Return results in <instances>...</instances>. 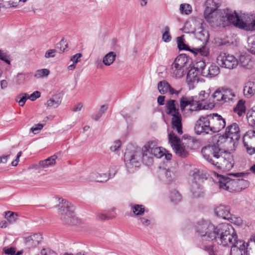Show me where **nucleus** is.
<instances>
[{"mask_svg": "<svg viewBox=\"0 0 255 255\" xmlns=\"http://www.w3.org/2000/svg\"><path fill=\"white\" fill-rule=\"evenodd\" d=\"M201 153L206 161L218 168L229 170L234 166L233 155L222 150L218 144L203 147Z\"/></svg>", "mask_w": 255, "mask_h": 255, "instance_id": "obj_1", "label": "nucleus"}, {"mask_svg": "<svg viewBox=\"0 0 255 255\" xmlns=\"http://www.w3.org/2000/svg\"><path fill=\"white\" fill-rule=\"evenodd\" d=\"M206 8L204 11V16L209 23H214L220 27L227 26V19L231 11L228 9H218L219 6L217 0H207Z\"/></svg>", "mask_w": 255, "mask_h": 255, "instance_id": "obj_2", "label": "nucleus"}, {"mask_svg": "<svg viewBox=\"0 0 255 255\" xmlns=\"http://www.w3.org/2000/svg\"><path fill=\"white\" fill-rule=\"evenodd\" d=\"M245 175L244 172H239L229 174L228 176L220 175L218 176L219 186L230 192H240L249 186V182L242 178H236L242 177Z\"/></svg>", "mask_w": 255, "mask_h": 255, "instance_id": "obj_3", "label": "nucleus"}, {"mask_svg": "<svg viewBox=\"0 0 255 255\" xmlns=\"http://www.w3.org/2000/svg\"><path fill=\"white\" fill-rule=\"evenodd\" d=\"M238 238V235L231 224L224 223L216 226V232L213 240L218 245L230 248Z\"/></svg>", "mask_w": 255, "mask_h": 255, "instance_id": "obj_4", "label": "nucleus"}, {"mask_svg": "<svg viewBox=\"0 0 255 255\" xmlns=\"http://www.w3.org/2000/svg\"><path fill=\"white\" fill-rule=\"evenodd\" d=\"M232 24L235 26L246 31L255 30V14L231 12L227 19V25Z\"/></svg>", "mask_w": 255, "mask_h": 255, "instance_id": "obj_5", "label": "nucleus"}, {"mask_svg": "<svg viewBox=\"0 0 255 255\" xmlns=\"http://www.w3.org/2000/svg\"><path fill=\"white\" fill-rule=\"evenodd\" d=\"M196 234L206 239L213 240L216 232V226L207 221H199L196 226Z\"/></svg>", "mask_w": 255, "mask_h": 255, "instance_id": "obj_6", "label": "nucleus"}, {"mask_svg": "<svg viewBox=\"0 0 255 255\" xmlns=\"http://www.w3.org/2000/svg\"><path fill=\"white\" fill-rule=\"evenodd\" d=\"M187 58L184 55H178L171 65L170 74L172 77L181 78L187 69Z\"/></svg>", "mask_w": 255, "mask_h": 255, "instance_id": "obj_7", "label": "nucleus"}, {"mask_svg": "<svg viewBox=\"0 0 255 255\" xmlns=\"http://www.w3.org/2000/svg\"><path fill=\"white\" fill-rule=\"evenodd\" d=\"M58 215L65 224H70L73 219L74 207L70 202L64 199H61L58 205Z\"/></svg>", "mask_w": 255, "mask_h": 255, "instance_id": "obj_8", "label": "nucleus"}, {"mask_svg": "<svg viewBox=\"0 0 255 255\" xmlns=\"http://www.w3.org/2000/svg\"><path fill=\"white\" fill-rule=\"evenodd\" d=\"M125 161L128 172L132 173L136 171L141 165V153L140 151H135L132 153L126 152Z\"/></svg>", "mask_w": 255, "mask_h": 255, "instance_id": "obj_9", "label": "nucleus"}, {"mask_svg": "<svg viewBox=\"0 0 255 255\" xmlns=\"http://www.w3.org/2000/svg\"><path fill=\"white\" fill-rule=\"evenodd\" d=\"M169 142L171 144L175 154L182 158L188 156L189 153L187 148L185 147L178 137L173 131H171L168 134Z\"/></svg>", "mask_w": 255, "mask_h": 255, "instance_id": "obj_10", "label": "nucleus"}, {"mask_svg": "<svg viewBox=\"0 0 255 255\" xmlns=\"http://www.w3.org/2000/svg\"><path fill=\"white\" fill-rule=\"evenodd\" d=\"M217 63L221 67L233 69L238 65V60L233 55L227 53H221L217 58Z\"/></svg>", "mask_w": 255, "mask_h": 255, "instance_id": "obj_11", "label": "nucleus"}, {"mask_svg": "<svg viewBox=\"0 0 255 255\" xmlns=\"http://www.w3.org/2000/svg\"><path fill=\"white\" fill-rule=\"evenodd\" d=\"M194 130L197 134L212 133L209 115L199 118L195 123Z\"/></svg>", "mask_w": 255, "mask_h": 255, "instance_id": "obj_12", "label": "nucleus"}, {"mask_svg": "<svg viewBox=\"0 0 255 255\" xmlns=\"http://www.w3.org/2000/svg\"><path fill=\"white\" fill-rule=\"evenodd\" d=\"M223 136L235 146L236 142L240 138V129L238 125L234 123L227 126Z\"/></svg>", "mask_w": 255, "mask_h": 255, "instance_id": "obj_13", "label": "nucleus"}, {"mask_svg": "<svg viewBox=\"0 0 255 255\" xmlns=\"http://www.w3.org/2000/svg\"><path fill=\"white\" fill-rule=\"evenodd\" d=\"M230 255H247L251 248H249V243L238 238L230 247Z\"/></svg>", "mask_w": 255, "mask_h": 255, "instance_id": "obj_14", "label": "nucleus"}, {"mask_svg": "<svg viewBox=\"0 0 255 255\" xmlns=\"http://www.w3.org/2000/svg\"><path fill=\"white\" fill-rule=\"evenodd\" d=\"M211 133L219 132L226 126L225 119L217 113L209 114Z\"/></svg>", "mask_w": 255, "mask_h": 255, "instance_id": "obj_15", "label": "nucleus"}, {"mask_svg": "<svg viewBox=\"0 0 255 255\" xmlns=\"http://www.w3.org/2000/svg\"><path fill=\"white\" fill-rule=\"evenodd\" d=\"M159 179L165 183H170L176 179L178 176L177 170L173 168H161L158 171Z\"/></svg>", "mask_w": 255, "mask_h": 255, "instance_id": "obj_16", "label": "nucleus"}, {"mask_svg": "<svg viewBox=\"0 0 255 255\" xmlns=\"http://www.w3.org/2000/svg\"><path fill=\"white\" fill-rule=\"evenodd\" d=\"M171 127L178 134L181 135L183 133L182 116L180 113H176V115L171 116Z\"/></svg>", "mask_w": 255, "mask_h": 255, "instance_id": "obj_17", "label": "nucleus"}, {"mask_svg": "<svg viewBox=\"0 0 255 255\" xmlns=\"http://www.w3.org/2000/svg\"><path fill=\"white\" fill-rule=\"evenodd\" d=\"M201 25L196 30L195 35L196 39L200 41L202 44H206L209 38V34L208 31L203 27V24Z\"/></svg>", "mask_w": 255, "mask_h": 255, "instance_id": "obj_18", "label": "nucleus"}, {"mask_svg": "<svg viewBox=\"0 0 255 255\" xmlns=\"http://www.w3.org/2000/svg\"><path fill=\"white\" fill-rule=\"evenodd\" d=\"M148 145L146 144L142 147L141 153V161L147 166H150L152 164L153 159L152 156L149 149H148Z\"/></svg>", "mask_w": 255, "mask_h": 255, "instance_id": "obj_19", "label": "nucleus"}, {"mask_svg": "<svg viewBox=\"0 0 255 255\" xmlns=\"http://www.w3.org/2000/svg\"><path fill=\"white\" fill-rule=\"evenodd\" d=\"M220 73V69L215 64L208 63L203 72V76L212 78L217 76Z\"/></svg>", "mask_w": 255, "mask_h": 255, "instance_id": "obj_20", "label": "nucleus"}, {"mask_svg": "<svg viewBox=\"0 0 255 255\" xmlns=\"http://www.w3.org/2000/svg\"><path fill=\"white\" fill-rule=\"evenodd\" d=\"M42 236L39 234H35L24 238L25 244L29 247L37 246L41 241Z\"/></svg>", "mask_w": 255, "mask_h": 255, "instance_id": "obj_21", "label": "nucleus"}, {"mask_svg": "<svg viewBox=\"0 0 255 255\" xmlns=\"http://www.w3.org/2000/svg\"><path fill=\"white\" fill-rule=\"evenodd\" d=\"M214 212L215 214L220 218L227 220L230 218L231 214L230 208L228 206L221 205L215 209Z\"/></svg>", "mask_w": 255, "mask_h": 255, "instance_id": "obj_22", "label": "nucleus"}, {"mask_svg": "<svg viewBox=\"0 0 255 255\" xmlns=\"http://www.w3.org/2000/svg\"><path fill=\"white\" fill-rule=\"evenodd\" d=\"M148 145V149L153 158L154 157L157 158H161L164 155V153L161 150L160 147H158L156 142L153 141H148L146 143Z\"/></svg>", "mask_w": 255, "mask_h": 255, "instance_id": "obj_23", "label": "nucleus"}, {"mask_svg": "<svg viewBox=\"0 0 255 255\" xmlns=\"http://www.w3.org/2000/svg\"><path fill=\"white\" fill-rule=\"evenodd\" d=\"M196 100H194L193 99V97H182L180 99V108L182 112H183L185 111V108L188 106H190L189 110L190 111H193L192 110H190V109H195L196 108H193V106L196 105Z\"/></svg>", "mask_w": 255, "mask_h": 255, "instance_id": "obj_24", "label": "nucleus"}, {"mask_svg": "<svg viewBox=\"0 0 255 255\" xmlns=\"http://www.w3.org/2000/svg\"><path fill=\"white\" fill-rule=\"evenodd\" d=\"M243 140L244 146H255V130H249L247 131Z\"/></svg>", "mask_w": 255, "mask_h": 255, "instance_id": "obj_25", "label": "nucleus"}, {"mask_svg": "<svg viewBox=\"0 0 255 255\" xmlns=\"http://www.w3.org/2000/svg\"><path fill=\"white\" fill-rule=\"evenodd\" d=\"M177 102L174 100L170 99L167 101L165 106L166 113L169 116L176 115V113H179V109L177 108L176 106Z\"/></svg>", "mask_w": 255, "mask_h": 255, "instance_id": "obj_26", "label": "nucleus"}, {"mask_svg": "<svg viewBox=\"0 0 255 255\" xmlns=\"http://www.w3.org/2000/svg\"><path fill=\"white\" fill-rule=\"evenodd\" d=\"M61 95L59 94H56L47 101L46 105L48 109L56 108L61 104Z\"/></svg>", "mask_w": 255, "mask_h": 255, "instance_id": "obj_27", "label": "nucleus"}, {"mask_svg": "<svg viewBox=\"0 0 255 255\" xmlns=\"http://www.w3.org/2000/svg\"><path fill=\"white\" fill-rule=\"evenodd\" d=\"M199 73H200V72L197 70L191 68L187 74V82L190 83H198L199 81Z\"/></svg>", "mask_w": 255, "mask_h": 255, "instance_id": "obj_28", "label": "nucleus"}, {"mask_svg": "<svg viewBox=\"0 0 255 255\" xmlns=\"http://www.w3.org/2000/svg\"><path fill=\"white\" fill-rule=\"evenodd\" d=\"M208 94L206 93L204 91H202L198 96V101H196V105H197L195 109H190L192 111H199L205 109V105L203 106L201 102H204L206 99L208 97Z\"/></svg>", "mask_w": 255, "mask_h": 255, "instance_id": "obj_29", "label": "nucleus"}, {"mask_svg": "<svg viewBox=\"0 0 255 255\" xmlns=\"http://www.w3.org/2000/svg\"><path fill=\"white\" fill-rule=\"evenodd\" d=\"M244 94L248 98L254 95L255 94V83L249 82L246 83L244 88Z\"/></svg>", "mask_w": 255, "mask_h": 255, "instance_id": "obj_30", "label": "nucleus"}, {"mask_svg": "<svg viewBox=\"0 0 255 255\" xmlns=\"http://www.w3.org/2000/svg\"><path fill=\"white\" fill-rule=\"evenodd\" d=\"M56 158L57 156L54 155L45 160H41L39 163V167L42 168H46L52 166L55 164Z\"/></svg>", "mask_w": 255, "mask_h": 255, "instance_id": "obj_31", "label": "nucleus"}, {"mask_svg": "<svg viewBox=\"0 0 255 255\" xmlns=\"http://www.w3.org/2000/svg\"><path fill=\"white\" fill-rule=\"evenodd\" d=\"M191 191L194 197L197 198L201 196L202 189L199 183L196 181L193 182L191 185Z\"/></svg>", "mask_w": 255, "mask_h": 255, "instance_id": "obj_32", "label": "nucleus"}, {"mask_svg": "<svg viewBox=\"0 0 255 255\" xmlns=\"http://www.w3.org/2000/svg\"><path fill=\"white\" fill-rule=\"evenodd\" d=\"M224 103L233 101L236 97L234 91L229 89H223Z\"/></svg>", "mask_w": 255, "mask_h": 255, "instance_id": "obj_33", "label": "nucleus"}, {"mask_svg": "<svg viewBox=\"0 0 255 255\" xmlns=\"http://www.w3.org/2000/svg\"><path fill=\"white\" fill-rule=\"evenodd\" d=\"M245 104V101L243 100H239L236 106L234 109V112L237 113L239 116H242L246 112V106Z\"/></svg>", "mask_w": 255, "mask_h": 255, "instance_id": "obj_34", "label": "nucleus"}, {"mask_svg": "<svg viewBox=\"0 0 255 255\" xmlns=\"http://www.w3.org/2000/svg\"><path fill=\"white\" fill-rule=\"evenodd\" d=\"M116 54L114 52H110L103 58V62L106 66L111 65L116 59Z\"/></svg>", "mask_w": 255, "mask_h": 255, "instance_id": "obj_35", "label": "nucleus"}, {"mask_svg": "<svg viewBox=\"0 0 255 255\" xmlns=\"http://www.w3.org/2000/svg\"><path fill=\"white\" fill-rule=\"evenodd\" d=\"M31 73H19L15 77V82L17 85H22L25 83L26 78H28Z\"/></svg>", "mask_w": 255, "mask_h": 255, "instance_id": "obj_36", "label": "nucleus"}, {"mask_svg": "<svg viewBox=\"0 0 255 255\" xmlns=\"http://www.w3.org/2000/svg\"><path fill=\"white\" fill-rule=\"evenodd\" d=\"M251 63L250 58L244 55L240 56L238 61V65L244 68H249Z\"/></svg>", "mask_w": 255, "mask_h": 255, "instance_id": "obj_37", "label": "nucleus"}, {"mask_svg": "<svg viewBox=\"0 0 255 255\" xmlns=\"http://www.w3.org/2000/svg\"><path fill=\"white\" fill-rule=\"evenodd\" d=\"M158 89L161 94H165L170 89V85L165 81H160L158 84Z\"/></svg>", "mask_w": 255, "mask_h": 255, "instance_id": "obj_38", "label": "nucleus"}, {"mask_svg": "<svg viewBox=\"0 0 255 255\" xmlns=\"http://www.w3.org/2000/svg\"><path fill=\"white\" fill-rule=\"evenodd\" d=\"M170 198L171 202L177 204L181 200V195L176 190L171 191Z\"/></svg>", "mask_w": 255, "mask_h": 255, "instance_id": "obj_39", "label": "nucleus"}, {"mask_svg": "<svg viewBox=\"0 0 255 255\" xmlns=\"http://www.w3.org/2000/svg\"><path fill=\"white\" fill-rule=\"evenodd\" d=\"M5 218L9 223L12 224L17 220V214L11 211H7L5 212Z\"/></svg>", "mask_w": 255, "mask_h": 255, "instance_id": "obj_40", "label": "nucleus"}, {"mask_svg": "<svg viewBox=\"0 0 255 255\" xmlns=\"http://www.w3.org/2000/svg\"><path fill=\"white\" fill-rule=\"evenodd\" d=\"M223 89V88L218 89L213 95V98L216 99L217 102H220L221 104L224 103Z\"/></svg>", "mask_w": 255, "mask_h": 255, "instance_id": "obj_41", "label": "nucleus"}, {"mask_svg": "<svg viewBox=\"0 0 255 255\" xmlns=\"http://www.w3.org/2000/svg\"><path fill=\"white\" fill-rule=\"evenodd\" d=\"M49 70L47 69H42L37 70L34 74V77L36 78H41L47 77L49 74Z\"/></svg>", "mask_w": 255, "mask_h": 255, "instance_id": "obj_42", "label": "nucleus"}, {"mask_svg": "<svg viewBox=\"0 0 255 255\" xmlns=\"http://www.w3.org/2000/svg\"><path fill=\"white\" fill-rule=\"evenodd\" d=\"M194 50L196 51V54L199 53L204 56H207L209 53V49L206 46L205 44H202L201 47L194 48Z\"/></svg>", "mask_w": 255, "mask_h": 255, "instance_id": "obj_43", "label": "nucleus"}, {"mask_svg": "<svg viewBox=\"0 0 255 255\" xmlns=\"http://www.w3.org/2000/svg\"><path fill=\"white\" fill-rule=\"evenodd\" d=\"M248 50L252 54H255V36H251L248 38Z\"/></svg>", "mask_w": 255, "mask_h": 255, "instance_id": "obj_44", "label": "nucleus"}, {"mask_svg": "<svg viewBox=\"0 0 255 255\" xmlns=\"http://www.w3.org/2000/svg\"><path fill=\"white\" fill-rule=\"evenodd\" d=\"M207 66V64H206L204 60H200L197 61L195 64L193 68L196 69L198 71L200 72V74L202 75L203 71L205 70V68Z\"/></svg>", "mask_w": 255, "mask_h": 255, "instance_id": "obj_45", "label": "nucleus"}, {"mask_svg": "<svg viewBox=\"0 0 255 255\" xmlns=\"http://www.w3.org/2000/svg\"><path fill=\"white\" fill-rule=\"evenodd\" d=\"M98 173L97 172H92L89 174L86 177L81 179L82 181L83 182H93L100 181L98 178Z\"/></svg>", "mask_w": 255, "mask_h": 255, "instance_id": "obj_46", "label": "nucleus"}, {"mask_svg": "<svg viewBox=\"0 0 255 255\" xmlns=\"http://www.w3.org/2000/svg\"><path fill=\"white\" fill-rule=\"evenodd\" d=\"M132 212L136 216L141 215L144 212V208L141 205H134L132 207Z\"/></svg>", "mask_w": 255, "mask_h": 255, "instance_id": "obj_47", "label": "nucleus"}, {"mask_svg": "<svg viewBox=\"0 0 255 255\" xmlns=\"http://www.w3.org/2000/svg\"><path fill=\"white\" fill-rule=\"evenodd\" d=\"M180 11L182 14H189L192 12V7L189 4H181Z\"/></svg>", "mask_w": 255, "mask_h": 255, "instance_id": "obj_48", "label": "nucleus"}, {"mask_svg": "<svg viewBox=\"0 0 255 255\" xmlns=\"http://www.w3.org/2000/svg\"><path fill=\"white\" fill-rule=\"evenodd\" d=\"M164 31L162 33V39L165 42H169L171 40V36L169 32V28L168 26L164 27Z\"/></svg>", "mask_w": 255, "mask_h": 255, "instance_id": "obj_49", "label": "nucleus"}, {"mask_svg": "<svg viewBox=\"0 0 255 255\" xmlns=\"http://www.w3.org/2000/svg\"><path fill=\"white\" fill-rule=\"evenodd\" d=\"M0 60L4 61L9 65H10V55L1 49H0Z\"/></svg>", "mask_w": 255, "mask_h": 255, "instance_id": "obj_50", "label": "nucleus"}, {"mask_svg": "<svg viewBox=\"0 0 255 255\" xmlns=\"http://www.w3.org/2000/svg\"><path fill=\"white\" fill-rule=\"evenodd\" d=\"M247 119L249 125L255 128V111H252L250 115L248 113Z\"/></svg>", "mask_w": 255, "mask_h": 255, "instance_id": "obj_51", "label": "nucleus"}, {"mask_svg": "<svg viewBox=\"0 0 255 255\" xmlns=\"http://www.w3.org/2000/svg\"><path fill=\"white\" fill-rule=\"evenodd\" d=\"M107 109H108V106L107 105H102L101 107L100 110H99L98 113L96 114L94 116L93 119L95 121H98L102 117L103 114L105 113V112L107 110Z\"/></svg>", "mask_w": 255, "mask_h": 255, "instance_id": "obj_52", "label": "nucleus"}, {"mask_svg": "<svg viewBox=\"0 0 255 255\" xmlns=\"http://www.w3.org/2000/svg\"><path fill=\"white\" fill-rule=\"evenodd\" d=\"M177 42L178 47L180 50H186L187 46L185 44H184L183 42V38L182 36L178 37L177 38Z\"/></svg>", "mask_w": 255, "mask_h": 255, "instance_id": "obj_53", "label": "nucleus"}, {"mask_svg": "<svg viewBox=\"0 0 255 255\" xmlns=\"http://www.w3.org/2000/svg\"><path fill=\"white\" fill-rule=\"evenodd\" d=\"M57 48L59 49L61 52H64L65 49L67 48V44L66 43V41H65L64 39H62L60 42L57 44Z\"/></svg>", "mask_w": 255, "mask_h": 255, "instance_id": "obj_54", "label": "nucleus"}, {"mask_svg": "<svg viewBox=\"0 0 255 255\" xmlns=\"http://www.w3.org/2000/svg\"><path fill=\"white\" fill-rule=\"evenodd\" d=\"M98 178L99 180H101V181H97V182H106L107 181H108L110 179V177L106 173H102V174L98 173Z\"/></svg>", "mask_w": 255, "mask_h": 255, "instance_id": "obj_55", "label": "nucleus"}, {"mask_svg": "<svg viewBox=\"0 0 255 255\" xmlns=\"http://www.w3.org/2000/svg\"><path fill=\"white\" fill-rule=\"evenodd\" d=\"M28 94L27 93H24L22 94V96L20 99V100L18 102L19 105L21 107H23L25 104L26 100L28 99Z\"/></svg>", "mask_w": 255, "mask_h": 255, "instance_id": "obj_56", "label": "nucleus"}, {"mask_svg": "<svg viewBox=\"0 0 255 255\" xmlns=\"http://www.w3.org/2000/svg\"><path fill=\"white\" fill-rule=\"evenodd\" d=\"M82 56V54L81 53H77L71 57V61L73 62V63L76 64L80 61Z\"/></svg>", "mask_w": 255, "mask_h": 255, "instance_id": "obj_57", "label": "nucleus"}, {"mask_svg": "<svg viewBox=\"0 0 255 255\" xmlns=\"http://www.w3.org/2000/svg\"><path fill=\"white\" fill-rule=\"evenodd\" d=\"M7 4H5L7 8L8 7H16L18 4V1L17 0H9L6 1Z\"/></svg>", "mask_w": 255, "mask_h": 255, "instance_id": "obj_58", "label": "nucleus"}, {"mask_svg": "<svg viewBox=\"0 0 255 255\" xmlns=\"http://www.w3.org/2000/svg\"><path fill=\"white\" fill-rule=\"evenodd\" d=\"M40 93L39 91H35L30 96L28 95V98L32 101H35L36 99L40 97Z\"/></svg>", "mask_w": 255, "mask_h": 255, "instance_id": "obj_59", "label": "nucleus"}, {"mask_svg": "<svg viewBox=\"0 0 255 255\" xmlns=\"http://www.w3.org/2000/svg\"><path fill=\"white\" fill-rule=\"evenodd\" d=\"M56 51L55 49H50L47 51L45 54V57L48 58L50 57H54Z\"/></svg>", "mask_w": 255, "mask_h": 255, "instance_id": "obj_60", "label": "nucleus"}, {"mask_svg": "<svg viewBox=\"0 0 255 255\" xmlns=\"http://www.w3.org/2000/svg\"><path fill=\"white\" fill-rule=\"evenodd\" d=\"M43 127L42 124H37L34 127L31 128V130L34 134L38 133Z\"/></svg>", "mask_w": 255, "mask_h": 255, "instance_id": "obj_61", "label": "nucleus"}, {"mask_svg": "<svg viewBox=\"0 0 255 255\" xmlns=\"http://www.w3.org/2000/svg\"><path fill=\"white\" fill-rule=\"evenodd\" d=\"M41 255H57L56 253L50 249H43L41 252Z\"/></svg>", "mask_w": 255, "mask_h": 255, "instance_id": "obj_62", "label": "nucleus"}, {"mask_svg": "<svg viewBox=\"0 0 255 255\" xmlns=\"http://www.w3.org/2000/svg\"><path fill=\"white\" fill-rule=\"evenodd\" d=\"M121 146V142L119 140L116 141L114 144L110 147V149L112 151H115L118 150Z\"/></svg>", "mask_w": 255, "mask_h": 255, "instance_id": "obj_63", "label": "nucleus"}, {"mask_svg": "<svg viewBox=\"0 0 255 255\" xmlns=\"http://www.w3.org/2000/svg\"><path fill=\"white\" fill-rule=\"evenodd\" d=\"M204 250L206 251L209 253V255H215L213 251V247L212 245L205 246L204 247Z\"/></svg>", "mask_w": 255, "mask_h": 255, "instance_id": "obj_64", "label": "nucleus"}]
</instances>
